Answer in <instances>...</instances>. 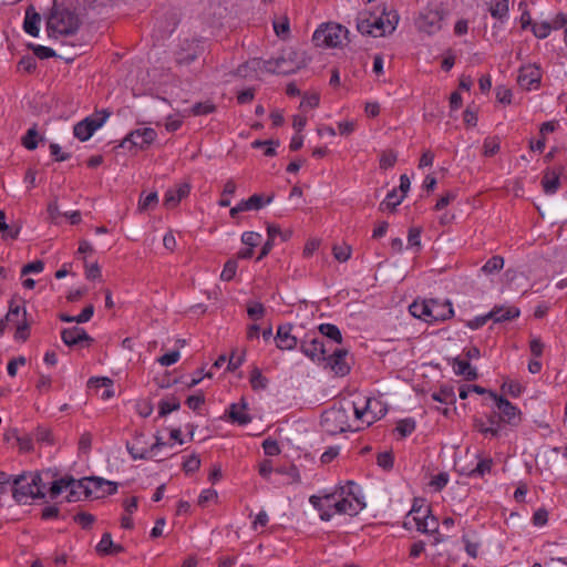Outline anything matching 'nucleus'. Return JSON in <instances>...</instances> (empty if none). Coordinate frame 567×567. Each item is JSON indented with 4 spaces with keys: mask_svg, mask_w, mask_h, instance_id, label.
Masks as SVG:
<instances>
[{
    "mask_svg": "<svg viewBox=\"0 0 567 567\" xmlns=\"http://www.w3.org/2000/svg\"><path fill=\"white\" fill-rule=\"evenodd\" d=\"M81 20L75 9L54 3L47 18V32L50 38L68 37L76 33Z\"/></svg>",
    "mask_w": 567,
    "mask_h": 567,
    "instance_id": "obj_1",
    "label": "nucleus"
},
{
    "mask_svg": "<svg viewBox=\"0 0 567 567\" xmlns=\"http://www.w3.org/2000/svg\"><path fill=\"white\" fill-rule=\"evenodd\" d=\"M348 30L337 23H327L320 25L312 35V41L317 47L336 48L342 44Z\"/></svg>",
    "mask_w": 567,
    "mask_h": 567,
    "instance_id": "obj_2",
    "label": "nucleus"
},
{
    "mask_svg": "<svg viewBox=\"0 0 567 567\" xmlns=\"http://www.w3.org/2000/svg\"><path fill=\"white\" fill-rule=\"evenodd\" d=\"M76 485L83 486L85 497L102 498L106 495H113L117 491V483L97 476L79 480Z\"/></svg>",
    "mask_w": 567,
    "mask_h": 567,
    "instance_id": "obj_3",
    "label": "nucleus"
},
{
    "mask_svg": "<svg viewBox=\"0 0 567 567\" xmlns=\"http://www.w3.org/2000/svg\"><path fill=\"white\" fill-rule=\"evenodd\" d=\"M413 526H415V528L421 533L434 535V545L442 542L441 535L439 533L437 519L431 515V509L429 506H424L422 516L405 518L403 527L411 529Z\"/></svg>",
    "mask_w": 567,
    "mask_h": 567,
    "instance_id": "obj_4",
    "label": "nucleus"
},
{
    "mask_svg": "<svg viewBox=\"0 0 567 567\" xmlns=\"http://www.w3.org/2000/svg\"><path fill=\"white\" fill-rule=\"evenodd\" d=\"M12 497L20 504H25L30 498H44L45 493L42 489L31 485L29 473H23L12 480Z\"/></svg>",
    "mask_w": 567,
    "mask_h": 567,
    "instance_id": "obj_5",
    "label": "nucleus"
},
{
    "mask_svg": "<svg viewBox=\"0 0 567 567\" xmlns=\"http://www.w3.org/2000/svg\"><path fill=\"white\" fill-rule=\"evenodd\" d=\"M348 411L349 409L342 405L326 411L321 415V425L330 434H337L347 431L349 427Z\"/></svg>",
    "mask_w": 567,
    "mask_h": 567,
    "instance_id": "obj_6",
    "label": "nucleus"
},
{
    "mask_svg": "<svg viewBox=\"0 0 567 567\" xmlns=\"http://www.w3.org/2000/svg\"><path fill=\"white\" fill-rule=\"evenodd\" d=\"M109 116L110 113L107 111H102L94 116L85 117L74 125V136L82 142L87 141L105 123Z\"/></svg>",
    "mask_w": 567,
    "mask_h": 567,
    "instance_id": "obj_7",
    "label": "nucleus"
},
{
    "mask_svg": "<svg viewBox=\"0 0 567 567\" xmlns=\"http://www.w3.org/2000/svg\"><path fill=\"white\" fill-rule=\"evenodd\" d=\"M443 11L439 8H425L416 19V27L420 31L434 34L442 29Z\"/></svg>",
    "mask_w": 567,
    "mask_h": 567,
    "instance_id": "obj_8",
    "label": "nucleus"
},
{
    "mask_svg": "<svg viewBox=\"0 0 567 567\" xmlns=\"http://www.w3.org/2000/svg\"><path fill=\"white\" fill-rule=\"evenodd\" d=\"M489 396L494 400L498 411L499 419L511 425H517L520 422V411L513 405L507 399L489 392Z\"/></svg>",
    "mask_w": 567,
    "mask_h": 567,
    "instance_id": "obj_9",
    "label": "nucleus"
},
{
    "mask_svg": "<svg viewBox=\"0 0 567 567\" xmlns=\"http://www.w3.org/2000/svg\"><path fill=\"white\" fill-rule=\"evenodd\" d=\"M156 137V132L153 128L145 127L131 132L122 142V147L131 148L135 146L143 148L151 144Z\"/></svg>",
    "mask_w": 567,
    "mask_h": 567,
    "instance_id": "obj_10",
    "label": "nucleus"
},
{
    "mask_svg": "<svg viewBox=\"0 0 567 567\" xmlns=\"http://www.w3.org/2000/svg\"><path fill=\"white\" fill-rule=\"evenodd\" d=\"M300 350L312 361H323L327 359V348L320 338H312L310 341L302 340Z\"/></svg>",
    "mask_w": 567,
    "mask_h": 567,
    "instance_id": "obj_11",
    "label": "nucleus"
},
{
    "mask_svg": "<svg viewBox=\"0 0 567 567\" xmlns=\"http://www.w3.org/2000/svg\"><path fill=\"white\" fill-rule=\"evenodd\" d=\"M565 169L564 165H559L554 168H547L544 172L542 186L547 195H553L558 190L560 186V175L565 173Z\"/></svg>",
    "mask_w": 567,
    "mask_h": 567,
    "instance_id": "obj_12",
    "label": "nucleus"
},
{
    "mask_svg": "<svg viewBox=\"0 0 567 567\" xmlns=\"http://www.w3.org/2000/svg\"><path fill=\"white\" fill-rule=\"evenodd\" d=\"M348 351L346 349H336L331 354H327L323 360L337 375H346L350 371V367L344 361Z\"/></svg>",
    "mask_w": 567,
    "mask_h": 567,
    "instance_id": "obj_13",
    "label": "nucleus"
},
{
    "mask_svg": "<svg viewBox=\"0 0 567 567\" xmlns=\"http://www.w3.org/2000/svg\"><path fill=\"white\" fill-rule=\"evenodd\" d=\"M61 339L68 347H75L82 342L91 343L93 341L85 330L79 327L63 329L61 331Z\"/></svg>",
    "mask_w": 567,
    "mask_h": 567,
    "instance_id": "obj_14",
    "label": "nucleus"
},
{
    "mask_svg": "<svg viewBox=\"0 0 567 567\" xmlns=\"http://www.w3.org/2000/svg\"><path fill=\"white\" fill-rule=\"evenodd\" d=\"M292 324L287 323L279 326L275 341L280 350H293L298 344L297 337L291 334Z\"/></svg>",
    "mask_w": 567,
    "mask_h": 567,
    "instance_id": "obj_15",
    "label": "nucleus"
},
{
    "mask_svg": "<svg viewBox=\"0 0 567 567\" xmlns=\"http://www.w3.org/2000/svg\"><path fill=\"white\" fill-rule=\"evenodd\" d=\"M430 310L431 322L444 321L452 318L454 315V310L450 300L440 302L439 300L430 299Z\"/></svg>",
    "mask_w": 567,
    "mask_h": 567,
    "instance_id": "obj_16",
    "label": "nucleus"
},
{
    "mask_svg": "<svg viewBox=\"0 0 567 567\" xmlns=\"http://www.w3.org/2000/svg\"><path fill=\"white\" fill-rule=\"evenodd\" d=\"M299 68L300 65H290L282 55L276 59L267 60L264 63L265 71L274 74H291L295 73Z\"/></svg>",
    "mask_w": 567,
    "mask_h": 567,
    "instance_id": "obj_17",
    "label": "nucleus"
},
{
    "mask_svg": "<svg viewBox=\"0 0 567 567\" xmlns=\"http://www.w3.org/2000/svg\"><path fill=\"white\" fill-rule=\"evenodd\" d=\"M540 71L537 66H522L519 69L517 82L520 87L530 90L532 85L540 82Z\"/></svg>",
    "mask_w": 567,
    "mask_h": 567,
    "instance_id": "obj_18",
    "label": "nucleus"
},
{
    "mask_svg": "<svg viewBox=\"0 0 567 567\" xmlns=\"http://www.w3.org/2000/svg\"><path fill=\"white\" fill-rule=\"evenodd\" d=\"M360 488L353 481H348L346 486H339L334 492L324 494L327 501H332L336 496H351L353 501L360 505L365 504L362 496L359 495Z\"/></svg>",
    "mask_w": 567,
    "mask_h": 567,
    "instance_id": "obj_19",
    "label": "nucleus"
},
{
    "mask_svg": "<svg viewBox=\"0 0 567 567\" xmlns=\"http://www.w3.org/2000/svg\"><path fill=\"white\" fill-rule=\"evenodd\" d=\"M202 48L197 40H184L179 47V65L194 61L200 53Z\"/></svg>",
    "mask_w": 567,
    "mask_h": 567,
    "instance_id": "obj_20",
    "label": "nucleus"
},
{
    "mask_svg": "<svg viewBox=\"0 0 567 567\" xmlns=\"http://www.w3.org/2000/svg\"><path fill=\"white\" fill-rule=\"evenodd\" d=\"M248 410L247 402L241 399L240 403H233L229 406V419L239 425H246L251 421L250 415L246 412Z\"/></svg>",
    "mask_w": 567,
    "mask_h": 567,
    "instance_id": "obj_21",
    "label": "nucleus"
},
{
    "mask_svg": "<svg viewBox=\"0 0 567 567\" xmlns=\"http://www.w3.org/2000/svg\"><path fill=\"white\" fill-rule=\"evenodd\" d=\"M40 22L41 16L34 10L32 6L28 7L23 21V30L32 37H38L40 32Z\"/></svg>",
    "mask_w": 567,
    "mask_h": 567,
    "instance_id": "obj_22",
    "label": "nucleus"
},
{
    "mask_svg": "<svg viewBox=\"0 0 567 567\" xmlns=\"http://www.w3.org/2000/svg\"><path fill=\"white\" fill-rule=\"evenodd\" d=\"M452 368L455 374L464 377L467 381H474L478 378L476 369L472 367L467 360L453 358Z\"/></svg>",
    "mask_w": 567,
    "mask_h": 567,
    "instance_id": "obj_23",
    "label": "nucleus"
},
{
    "mask_svg": "<svg viewBox=\"0 0 567 567\" xmlns=\"http://www.w3.org/2000/svg\"><path fill=\"white\" fill-rule=\"evenodd\" d=\"M215 110H216V106L208 101L197 102L189 107L179 109V118L188 117L190 115H194V116L206 115V114L213 113Z\"/></svg>",
    "mask_w": 567,
    "mask_h": 567,
    "instance_id": "obj_24",
    "label": "nucleus"
},
{
    "mask_svg": "<svg viewBox=\"0 0 567 567\" xmlns=\"http://www.w3.org/2000/svg\"><path fill=\"white\" fill-rule=\"evenodd\" d=\"M519 309L516 307H495L491 312L489 317L494 322H504L519 317Z\"/></svg>",
    "mask_w": 567,
    "mask_h": 567,
    "instance_id": "obj_25",
    "label": "nucleus"
},
{
    "mask_svg": "<svg viewBox=\"0 0 567 567\" xmlns=\"http://www.w3.org/2000/svg\"><path fill=\"white\" fill-rule=\"evenodd\" d=\"M410 313L417 319H422L425 322H431L430 319V300H424L419 302L417 300L413 301L409 307Z\"/></svg>",
    "mask_w": 567,
    "mask_h": 567,
    "instance_id": "obj_26",
    "label": "nucleus"
},
{
    "mask_svg": "<svg viewBox=\"0 0 567 567\" xmlns=\"http://www.w3.org/2000/svg\"><path fill=\"white\" fill-rule=\"evenodd\" d=\"M365 506V504H358V503H353L349 499H347L344 496L342 497L341 501H338L334 503L333 507L336 509L337 513L339 514H350V515H355L358 514L361 509H363Z\"/></svg>",
    "mask_w": 567,
    "mask_h": 567,
    "instance_id": "obj_27",
    "label": "nucleus"
},
{
    "mask_svg": "<svg viewBox=\"0 0 567 567\" xmlns=\"http://www.w3.org/2000/svg\"><path fill=\"white\" fill-rule=\"evenodd\" d=\"M175 410H177L175 392L164 395L158 403V416H166Z\"/></svg>",
    "mask_w": 567,
    "mask_h": 567,
    "instance_id": "obj_28",
    "label": "nucleus"
},
{
    "mask_svg": "<svg viewBox=\"0 0 567 567\" xmlns=\"http://www.w3.org/2000/svg\"><path fill=\"white\" fill-rule=\"evenodd\" d=\"M504 258L495 255L482 266L481 272L486 276L498 274L504 268Z\"/></svg>",
    "mask_w": 567,
    "mask_h": 567,
    "instance_id": "obj_29",
    "label": "nucleus"
},
{
    "mask_svg": "<svg viewBox=\"0 0 567 567\" xmlns=\"http://www.w3.org/2000/svg\"><path fill=\"white\" fill-rule=\"evenodd\" d=\"M431 396L443 404H454L456 401L454 388L451 385L441 386L440 391L433 392Z\"/></svg>",
    "mask_w": 567,
    "mask_h": 567,
    "instance_id": "obj_30",
    "label": "nucleus"
},
{
    "mask_svg": "<svg viewBox=\"0 0 567 567\" xmlns=\"http://www.w3.org/2000/svg\"><path fill=\"white\" fill-rule=\"evenodd\" d=\"M319 331L322 336L329 338L330 340L337 343H341L342 341L340 329L334 324L322 323L319 326Z\"/></svg>",
    "mask_w": 567,
    "mask_h": 567,
    "instance_id": "obj_31",
    "label": "nucleus"
},
{
    "mask_svg": "<svg viewBox=\"0 0 567 567\" xmlns=\"http://www.w3.org/2000/svg\"><path fill=\"white\" fill-rule=\"evenodd\" d=\"M403 198L404 196H399L398 190L394 188L390 193H388L385 199L380 204L379 208L380 210L394 209L398 205L401 204Z\"/></svg>",
    "mask_w": 567,
    "mask_h": 567,
    "instance_id": "obj_32",
    "label": "nucleus"
},
{
    "mask_svg": "<svg viewBox=\"0 0 567 567\" xmlns=\"http://www.w3.org/2000/svg\"><path fill=\"white\" fill-rule=\"evenodd\" d=\"M380 405V401L375 399L368 398L365 400V404L363 408H358L354 403H351V408L354 410L355 417L358 420H362L364 415H369V413L372 411V405ZM350 409V406L348 408Z\"/></svg>",
    "mask_w": 567,
    "mask_h": 567,
    "instance_id": "obj_33",
    "label": "nucleus"
},
{
    "mask_svg": "<svg viewBox=\"0 0 567 567\" xmlns=\"http://www.w3.org/2000/svg\"><path fill=\"white\" fill-rule=\"evenodd\" d=\"M493 460L492 458H482L477 463V465L468 473L470 476H483L486 473H489L492 470Z\"/></svg>",
    "mask_w": 567,
    "mask_h": 567,
    "instance_id": "obj_34",
    "label": "nucleus"
},
{
    "mask_svg": "<svg viewBox=\"0 0 567 567\" xmlns=\"http://www.w3.org/2000/svg\"><path fill=\"white\" fill-rule=\"evenodd\" d=\"M236 192V184L233 179H228L224 186L221 198L218 202V205L221 207H228L230 205V199L228 198Z\"/></svg>",
    "mask_w": 567,
    "mask_h": 567,
    "instance_id": "obj_35",
    "label": "nucleus"
},
{
    "mask_svg": "<svg viewBox=\"0 0 567 567\" xmlns=\"http://www.w3.org/2000/svg\"><path fill=\"white\" fill-rule=\"evenodd\" d=\"M38 137H39V134H38V131L35 127H31L28 130L27 134L22 137V145L27 148V150H35L37 146H38Z\"/></svg>",
    "mask_w": 567,
    "mask_h": 567,
    "instance_id": "obj_36",
    "label": "nucleus"
},
{
    "mask_svg": "<svg viewBox=\"0 0 567 567\" xmlns=\"http://www.w3.org/2000/svg\"><path fill=\"white\" fill-rule=\"evenodd\" d=\"M113 540L110 533H104L100 543L96 545V551L101 555H112Z\"/></svg>",
    "mask_w": 567,
    "mask_h": 567,
    "instance_id": "obj_37",
    "label": "nucleus"
},
{
    "mask_svg": "<svg viewBox=\"0 0 567 567\" xmlns=\"http://www.w3.org/2000/svg\"><path fill=\"white\" fill-rule=\"evenodd\" d=\"M357 29L362 34H371L374 35L372 29V16L367 17V14H362L358 18Z\"/></svg>",
    "mask_w": 567,
    "mask_h": 567,
    "instance_id": "obj_38",
    "label": "nucleus"
},
{
    "mask_svg": "<svg viewBox=\"0 0 567 567\" xmlns=\"http://www.w3.org/2000/svg\"><path fill=\"white\" fill-rule=\"evenodd\" d=\"M333 257L340 261L344 262L351 257V247L349 245H334L332 248Z\"/></svg>",
    "mask_w": 567,
    "mask_h": 567,
    "instance_id": "obj_39",
    "label": "nucleus"
},
{
    "mask_svg": "<svg viewBox=\"0 0 567 567\" xmlns=\"http://www.w3.org/2000/svg\"><path fill=\"white\" fill-rule=\"evenodd\" d=\"M266 309L261 302H249L247 306V313L250 319L257 321L264 317Z\"/></svg>",
    "mask_w": 567,
    "mask_h": 567,
    "instance_id": "obj_40",
    "label": "nucleus"
},
{
    "mask_svg": "<svg viewBox=\"0 0 567 567\" xmlns=\"http://www.w3.org/2000/svg\"><path fill=\"white\" fill-rule=\"evenodd\" d=\"M274 30L279 38L286 39L290 31L289 19L287 17H282L280 20L274 21Z\"/></svg>",
    "mask_w": 567,
    "mask_h": 567,
    "instance_id": "obj_41",
    "label": "nucleus"
},
{
    "mask_svg": "<svg viewBox=\"0 0 567 567\" xmlns=\"http://www.w3.org/2000/svg\"><path fill=\"white\" fill-rule=\"evenodd\" d=\"M29 48L33 51L34 55L41 60L55 56V51L49 47L29 44Z\"/></svg>",
    "mask_w": 567,
    "mask_h": 567,
    "instance_id": "obj_42",
    "label": "nucleus"
},
{
    "mask_svg": "<svg viewBox=\"0 0 567 567\" xmlns=\"http://www.w3.org/2000/svg\"><path fill=\"white\" fill-rule=\"evenodd\" d=\"M68 482H70L69 485V494L66 495L68 502H76L79 501V495L82 492L83 493V486H78L79 480H74L73 477H68Z\"/></svg>",
    "mask_w": 567,
    "mask_h": 567,
    "instance_id": "obj_43",
    "label": "nucleus"
},
{
    "mask_svg": "<svg viewBox=\"0 0 567 567\" xmlns=\"http://www.w3.org/2000/svg\"><path fill=\"white\" fill-rule=\"evenodd\" d=\"M548 554L550 560H557L567 566V551L560 550L557 544H548Z\"/></svg>",
    "mask_w": 567,
    "mask_h": 567,
    "instance_id": "obj_44",
    "label": "nucleus"
},
{
    "mask_svg": "<svg viewBox=\"0 0 567 567\" xmlns=\"http://www.w3.org/2000/svg\"><path fill=\"white\" fill-rule=\"evenodd\" d=\"M250 383L255 390L265 389L268 380L261 374V371L258 368H255L250 374Z\"/></svg>",
    "mask_w": 567,
    "mask_h": 567,
    "instance_id": "obj_45",
    "label": "nucleus"
},
{
    "mask_svg": "<svg viewBox=\"0 0 567 567\" xmlns=\"http://www.w3.org/2000/svg\"><path fill=\"white\" fill-rule=\"evenodd\" d=\"M274 199V195H270L267 197L266 200H264L262 195L260 194H254L248 198V204L251 210H258L264 207L265 204H270Z\"/></svg>",
    "mask_w": 567,
    "mask_h": 567,
    "instance_id": "obj_46",
    "label": "nucleus"
},
{
    "mask_svg": "<svg viewBox=\"0 0 567 567\" xmlns=\"http://www.w3.org/2000/svg\"><path fill=\"white\" fill-rule=\"evenodd\" d=\"M237 261L235 259H229L223 268V271L220 274V279L224 281L231 280L237 271Z\"/></svg>",
    "mask_w": 567,
    "mask_h": 567,
    "instance_id": "obj_47",
    "label": "nucleus"
},
{
    "mask_svg": "<svg viewBox=\"0 0 567 567\" xmlns=\"http://www.w3.org/2000/svg\"><path fill=\"white\" fill-rule=\"evenodd\" d=\"M27 311L22 309V322L17 326L16 339L25 341L29 338V324L25 320Z\"/></svg>",
    "mask_w": 567,
    "mask_h": 567,
    "instance_id": "obj_48",
    "label": "nucleus"
},
{
    "mask_svg": "<svg viewBox=\"0 0 567 567\" xmlns=\"http://www.w3.org/2000/svg\"><path fill=\"white\" fill-rule=\"evenodd\" d=\"M415 430V421L413 419H404L398 422L396 431L402 436L410 435Z\"/></svg>",
    "mask_w": 567,
    "mask_h": 567,
    "instance_id": "obj_49",
    "label": "nucleus"
},
{
    "mask_svg": "<svg viewBox=\"0 0 567 567\" xmlns=\"http://www.w3.org/2000/svg\"><path fill=\"white\" fill-rule=\"evenodd\" d=\"M200 466V460L198 455L192 454L183 462V470L186 474H192L197 471Z\"/></svg>",
    "mask_w": 567,
    "mask_h": 567,
    "instance_id": "obj_50",
    "label": "nucleus"
},
{
    "mask_svg": "<svg viewBox=\"0 0 567 567\" xmlns=\"http://www.w3.org/2000/svg\"><path fill=\"white\" fill-rule=\"evenodd\" d=\"M70 482H68V477H63L60 480H56L52 483L50 487V496L51 498L58 497L63 489L69 488Z\"/></svg>",
    "mask_w": 567,
    "mask_h": 567,
    "instance_id": "obj_51",
    "label": "nucleus"
},
{
    "mask_svg": "<svg viewBox=\"0 0 567 567\" xmlns=\"http://www.w3.org/2000/svg\"><path fill=\"white\" fill-rule=\"evenodd\" d=\"M491 16L495 19L503 20L507 17L508 13V4L499 3L498 1L489 7Z\"/></svg>",
    "mask_w": 567,
    "mask_h": 567,
    "instance_id": "obj_52",
    "label": "nucleus"
},
{
    "mask_svg": "<svg viewBox=\"0 0 567 567\" xmlns=\"http://www.w3.org/2000/svg\"><path fill=\"white\" fill-rule=\"evenodd\" d=\"M551 30V24L549 22H542L539 24H533L532 31L534 35L538 39H545L549 35Z\"/></svg>",
    "mask_w": 567,
    "mask_h": 567,
    "instance_id": "obj_53",
    "label": "nucleus"
},
{
    "mask_svg": "<svg viewBox=\"0 0 567 567\" xmlns=\"http://www.w3.org/2000/svg\"><path fill=\"white\" fill-rule=\"evenodd\" d=\"M262 449H264L265 454L268 456H275L280 453V447H279L278 442L270 437L266 439L262 442Z\"/></svg>",
    "mask_w": 567,
    "mask_h": 567,
    "instance_id": "obj_54",
    "label": "nucleus"
},
{
    "mask_svg": "<svg viewBox=\"0 0 567 567\" xmlns=\"http://www.w3.org/2000/svg\"><path fill=\"white\" fill-rule=\"evenodd\" d=\"M74 520L79 523L82 528L87 529L95 522V516L90 513L81 512L74 516Z\"/></svg>",
    "mask_w": 567,
    "mask_h": 567,
    "instance_id": "obj_55",
    "label": "nucleus"
},
{
    "mask_svg": "<svg viewBox=\"0 0 567 567\" xmlns=\"http://www.w3.org/2000/svg\"><path fill=\"white\" fill-rule=\"evenodd\" d=\"M383 12H384L385 20H386L385 27H386L389 33H392L398 25L399 14L394 10L386 11L385 8L383 9Z\"/></svg>",
    "mask_w": 567,
    "mask_h": 567,
    "instance_id": "obj_56",
    "label": "nucleus"
},
{
    "mask_svg": "<svg viewBox=\"0 0 567 567\" xmlns=\"http://www.w3.org/2000/svg\"><path fill=\"white\" fill-rule=\"evenodd\" d=\"M377 462L380 467L391 470L393 467V455L391 452L379 453Z\"/></svg>",
    "mask_w": 567,
    "mask_h": 567,
    "instance_id": "obj_57",
    "label": "nucleus"
},
{
    "mask_svg": "<svg viewBox=\"0 0 567 567\" xmlns=\"http://www.w3.org/2000/svg\"><path fill=\"white\" fill-rule=\"evenodd\" d=\"M261 235L255 231H245L241 236V241L248 247H256L259 244Z\"/></svg>",
    "mask_w": 567,
    "mask_h": 567,
    "instance_id": "obj_58",
    "label": "nucleus"
},
{
    "mask_svg": "<svg viewBox=\"0 0 567 567\" xmlns=\"http://www.w3.org/2000/svg\"><path fill=\"white\" fill-rule=\"evenodd\" d=\"M396 162V154L392 151L384 152L380 158V167L383 169L392 167Z\"/></svg>",
    "mask_w": 567,
    "mask_h": 567,
    "instance_id": "obj_59",
    "label": "nucleus"
},
{
    "mask_svg": "<svg viewBox=\"0 0 567 567\" xmlns=\"http://www.w3.org/2000/svg\"><path fill=\"white\" fill-rule=\"evenodd\" d=\"M496 99L498 102L503 104H511L512 102V91L505 86H497L495 89Z\"/></svg>",
    "mask_w": 567,
    "mask_h": 567,
    "instance_id": "obj_60",
    "label": "nucleus"
},
{
    "mask_svg": "<svg viewBox=\"0 0 567 567\" xmlns=\"http://www.w3.org/2000/svg\"><path fill=\"white\" fill-rule=\"evenodd\" d=\"M502 390L504 392L511 394L512 396L517 398V396L520 395V393L523 391V388H522V385L519 383L509 381V382H504L503 383Z\"/></svg>",
    "mask_w": 567,
    "mask_h": 567,
    "instance_id": "obj_61",
    "label": "nucleus"
},
{
    "mask_svg": "<svg viewBox=\"0 0 567 567\" xmlns=\"http://www.w3.org/2000/svg\"><path fill=\"white\" fill-rule=\"evenodd\" d=\"M44 268V264L42 260H35V261H32V262H29L27 265L23 266L22 270H21V275L22 276H25L28 274H37V272H41Z\"/></svg>",
    "mask_w": 567,
    "mask_h": 567,
    "instance_id": "obj_62",
    "label": "nucleus"
},
{
    "mask_svg": "<svg viewBox=\"0 0 567 567\" xmlns=\"http://www.w3.org/2000/svg\"><path fill=\"white\" fill-rule=\"evenodd\" d=\"M157 203V194L156 193H150L145 197L140 199L138 208L141 210H147L152 206H154Z\"/></svg>",
    "mask_w": 567,
    "mask_h": 567,
    "instance_id": "obj_63",
    "label": "nucleus"
},
{
    "mask_svg": "<svg viewBox=\"0 0 567 567\" xmlns=\"http://www.w3.org/2000/svg\"><path fill=\"white\" fill-rule=\"evenodd\" d=\"M156 382L159 388L168 389L177 383V375L175 374H164L163 377L156 378Z\"/></svg>",
    "mask_w": 567,
    "mask_h": 567,
    "instance_id": "obj_64",
    "label": "nucleus"
}]
</instances>
